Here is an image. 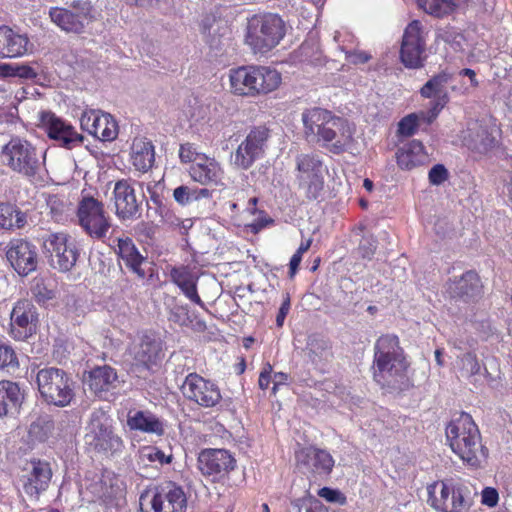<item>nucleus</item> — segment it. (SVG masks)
<instances>
[{
	"instance_id": "nucleus-1",
	"label": "nucleus",
	"mask_w": 512,
	"mask_h": 512,
	"mask_svg": "<svg viewBox=\"0 0 512 512\" xmlns=\"http://www.w3.org/2000/svg\"><path fill=\"white\" fill-rule=\"evenodd\" d=\"M302 122L305 139L315 142L331 154L341 155L355 142V124L328 109H306L302 113Z\"/></svg>"
},
{
	"instance_id": "nucleus-2",
	"label": "nucleus",
	"mask_w": 512,
	"mask_h": 512,
	"mask_svg": "<svg viewBox=\"0 0 512 512\" xmlns=\"http://www.w3.org/2000/svg\"><path fill=\"white\" fill-rule=\"evenodd\" d=\"M410 363L399 337L383 334L374 344L373 380L382 388L402 389L408 381Z\"/></svg>"
},
{
	"instance_id": "nucleus-3",
	"label": "nucleus",
	"mask_w": 512,
	"mask_h": 512,
	"mask_svg": "<svg viewBox=\"0 0 512 512\" xmlns=\"http://www.w3.org/2000/svg\"><path fill=\"white\" fill-rule=\"evenodd\" d=\"M446 438L452 452L468 467L480 468L489 456L478 425L466 412H461L448 423Z\"/></svg>"
},
{
	"instance_id": "nucleus-4",
	"label": "nucleus",
	"mask_w": 512,
	"mask_h": 512,
	"mask_svg": "<svg viewBox=\"0 0 512 512\" xmlns=\"http://www.w3.org/2000/svg\"><path fill=\"white\" fill-rule=\"evenodd\" d=\"M231 92L242 97H258L277 90L281 74L268 66L248 65L230 70Z\"/></svg>"
},
{
	"instance_id": "nucleus-5",
	"label": "nucleus",
	"mask_w": 512,
	"mask_h": 512,
	"mask_svg": "<svg viewBox=\"0 0 512 512\" xmlns=\"http://www.w3.org/2000/svg\"><path fill=\"white\" fill-rule=\"evenodd\" d=\"M286 34L283 19L273 13L255 14L248 19L245 42L254 53H267L275 48Z\"/></svg>"
},
{
	"instance_id": "nucleus-6",
	"label": "nucleus",
	"mask_w": 512,
	"mask_h": 512,
	"mask_svg": "<svg viewBox=\"0 0 512 512\" xmlns=\"http://www.w3.org/2000/svg\"><path fill=\"white\" fill-rule=\"evenodd\" d=\"M36 384L41 398L57 407L70 405L75 397V382L63 369L45 367L36 374Z\"/></svg>"
},
{
	"instance_id": "nucleus-7",
	"label": "nucleus",
	"mask_w": 512,
	"mask_h": 512,
	"mask_svg": "<svg viewBox=\"0 0 512 512\" xmlns=\"http://www.w3.org/2000/svg\"><path fill=\"white\" fill-rule=\"evenodd\" d=\"M427 490V502L437 512H469L473 505L470 489L451 480L435 481Z\"/></svg>"
},
{
	"instance_id": "nucleus-8",
	"label": "nucleus",
	"mask_w": 512,
	"mask_h": 512,
	"mask_svg": "<svg viewBox=\"0 0 512 512\" xmlns=\"http://www.w3.org/2000/svg\"><path fill=\"white\" fill-rule=\"evenodd\" d=\"M76 217L82 231L94 241H104L111 228L112 218L106 211L105 204L82 191L76 209Z\"/></svg>"
},
{
	"instance_id": "nucleus-9",
	"label": "nucleus",
	"mask_w": 512,
	"mask_h": 512,
	"mask_svg": "<svg viewBox=\"0 0 512 512\" xmlns=\"http://www.w3.org/2000/svg\"><path fill=\"white\" fill-rule=\"evenodd\" d=\"M0 154L3 165L27 178L35 177L42 164L37 148L18 136L12 137L2 147Z\"/></svg>"
},
{
	"instance_id": "nucleus-10",
	"label": "nucleus",
	"mask_w": 512,
	"mask_h": 512,
	"mask_svg": "<svg viewBox=\"0 0 512 512\" xmlns=\"http://www.w3.org/2000/svg\"><path fill=\"white\" fill-rule=\"evenodd\" d=\"M296 180L299 189L304 191L308 200H316L321 195L327 171L324 161L315 152L299 154L296 159Z\"/></svg>"
},
{
	"instance_id": "nucleus-11",
	"label": "nucleus",
	"mask_w": 512,
	"mask_h": 512,
	"mask_svg": "<svg viewBox=\"0 0 512 512\" xmlns=\"http://www.w3.org/2000/svg\"><path fill=\"white\" fill-rule=\"evenodd\" d=\"M236 466V458L228 449L203 448L197 455L196 467L199 473L213 484L227 480Z\"/></svg>"
},
{
	"instance_id": "nucleus-12",
	"label": "nucleus",
	"mask_w": 512,
	"mask_h": 512,
	"mask_svg": "<svg viewBox=\"0 0 512 512\" xmlns=\"http://www.w3.org/2000/svg\"><path fill=\"white\" fill-rule=\"evenodd\" d=\"M52 477V465L48 460L31 457L20 467L17 483L28 497L38 500L49 488Z\"/></svg>"
},
{
	"instance_id": "nucleus-13",
	"label": "nucleus",
	"mask_w": 512,
	"mask_h": 512,
	"mask_svg": "<svg viewBox=\"0 0 512 512\" xmlns=\"http://www.w3.org/2000/svg\"><path fill=\"white\" fill-rule=\"evenodd\" d=\"M89 429V444L96 452L112 456L124 448L123 440L114 433L112 419L104 411L91 414Z\"/></svg>"
},
{
	"instance_id": "nucleus-14",
	"label": "nucleus",
	"mask_w": 512,
	"mask_h": 512,
	"mask_svg": "<svg viewBox=\"0 0 512 512\" xmlns=\"http://www.w3.org/2000/svg\"><path fill=\"white\" fill-rule=\"evenodd\" d=\"M71 7L77 12L63 7H51L50 19L67 33L81 34L84 32L86 24L94 20L93 6L88 0H75L71 3Z\"/></svg>"
},
{
	"instance_id": "nucleus-15",
	"label": "nucleus",
	"mask_w": 512,
	"mask_h": 512,
	"mask_svg": "<svg viewBox=\"0 0 512 512\" xmlns=\"http://www.w3.org/2000/svg\"><path fill=\"white\" fill-rule=\"evenodd\" d=\"M150 505V512H186L188 497L180 484L164 481L155 486Z\"/></svg>"
},
{
	"instance_id": "nucleus-16",
	"label": "nucleus",
	"mask_w": 512,
	"mask_h": 512,
	"mask_svg": "<svg viewBox=\"0 0 512 512\" xmlns=\"http://www.w3.org/2000/svg\"><path fill=\"white\" fill-rule=\"evenodd\" d=\"M182 393L187 400L203 408L215 407L222 399L217 384L195 372L189 373L185 377Z\"/></svg>"
},
{
	"instance_id": "nucleus-17",
	"label": "nucleus",
	"mask_w": 512,
	"mask_h": 512,
	"mask_svg": "<svg viewBox=\"0 0 512 512\" xmlns=\"http://www.w3.org/2000/svg\"><path fill=\"white\" fill-rule=\"evenodd\" d=\"M426 40L419 20L411 21L404 30L400 48V59L407 68L423 66Z\"/></svg>"
},
{
	"instance_id": "nucleus-18",
	"label": "nucleus",
	"mask_w": 512,
	"mask_h": 512,
	"mask_svg": "<svg viewBox=\"0 0 512 512\" xmlns=\"http://www.w3.org/2000/svg\"><path fill=\"white\" fill-rule=\"evenodd\" d=\"M44 246L50 254L55 268L66 272L77 262L79 252L71 236L65 232H55L47 236Z\"/></svg>"
},
{
	"instance_id": "nucleus-19",
	"label": "nucleus",
	"mask_w": 512,
	"mask_h": 512,
	"mask_svg": "<svg viewBox=\"0 0 512 512\" xmlns=\"http://www.w3.org/2000/svg\"><path fill=\"white\" fill-rule=\"evenodd\" d=\"M269 138V129L257 126L250 130L246 138L237 147L234 154V164L242 170H248L260 159L265 151Z\"/></svg>"
},
{
	"instance_id": "nucleus-20",
	"label": "nucleus",
	"mask_w": 512,
	"mask_h": 512,
	"mask_svg": "<svg viewBox=\"0 0 512 512\" xmlns=\"http://www.w3.org/2000/svg\"><path fill=\"white\" fill-rule=\"evenodd\" d=\"M297 466L304 467L312 478H328L333 471L335 460L325 449L316 446L302 447L295 452Z\"/></svg>"
},
{
	"instance_id": "nucleus-21",
	"label": "nucleus",
	"mask_w": 512,
	"mask_h": 512,
	"mask_svg": "<svg viewBox=\"0 0 512 512\" xmlns=\"http://www.w3.org/2000/svg\"><path fill=\"white\" fill-rule=\"evenodd\" d=\"M37 314L34 305L26 299L15 303L10 315V335L24 341L35 333Z\"/></svg>"
},
{
	"instance_id": "nucleus-22",
	"label": "nucleus",
	"mask_w": 512,
	"mask_h": 512,
	"mask_svg": "<svg viewBox=\"0 0 512 512\" xmlns=\"http://www.w3.org/2000/svg\"><path fill=\"white\" fill-rule=\"evenodd\" d=\"M115 215L120 221L134 220L140 217L141 202L129 180H118L113 189Z\"/></svg>"
},
{
	"instance_id": "nucleus-23",
	"label": "nucleus",
	"mask_w": 512,
	"mask_h": 512,
	"mask_svg": "<svg viewBox=\"0 0 512 512\" xmlns=\"http://www.w3.org/2000/svg\"><path fill=\"white\" fill-rule=\"evenodd\" d=\"M81 128L102 141H113L118 136V124L108 113L86 110L80 118Z\"/></svg>"
},
{
	"instance_id": "nucleus-24",
	"label": "nucleus",
	"mask_w": 512,
	"mask_h": 512,
	"mask_svg": "<svg viewBox=\"0 0 512 512\" xmlns=\"http://www.w3.org/2000/svg\"><path fill=\"white\" fill-rule=\"evenodd\" d=\"M303 351L307 362L321 374L327 372L328 366L334 359L332 342L319 333L307 336Z\"/></svg>"
},
{
	"instance_id": "nucleus-25",
	"label": "nucleus",
	"mask_w": 512,
	"mask_h": 512,
	"mask_svg": "<svg viewBox=\"0 0 512 512\" xmlns=\"http://www.w3.org/2000/svg\"><path fill=\"white\" fill-rule=\"evenodd\" d=\"M6 256L11 266L21 276H27L37 268L38 256L36 247L27 240H12Z\"/></svg>"
},
{
	"instance_id": "nucleus-26",
	"label": "nucleus",
	"mask_w": 512,
	"mask_h": 512,
	"mask_svg": "<svg viewBox=\"0 0 512 512\" xmlns=\"http://www.w3.org/2000/svg\"><path fill=\"white\" fill-rule=\"evenodd\" d=\"M41 123L48 137L59 142L65 148L71 149L83 142V136L76 131L74 126L57 117L54 113H43Z\"/></svg>"
},
{
	"instance_id": "nucleus-27",
	"label": "nucleus",
	"mask_w": 512,
	"mask_h": 512,
	"mask_svg": "<svg viewBox=\"0 0 512 512\" xmlns=\"http://www.w3.org/2000/svg\"><path fill=\"white\" fill-rule=\"evenodd\" d=\"M446 291L451 298L468 302L482 296L483 284L475 270H468L460 277L450 279L446 284Z\"/></svg>"
},
{
	"instance_id": "nucleus-28",
	"label": "nucleus",
	"mask_w": 512,
	"mask_h": 512,
	"mask_svg": "<svg viewBox=\"0 0 512 512\" xmlns=\"http://www.w3.org/2000/svg\"><path fill=\"white\" fill-rule=\"evenodd\" d=\"M171 281L194 304L205 309V303L198 294L197 283L199 276L189 265L174 266L170 269Z\"/></svg>"
},
{
	"instance_id": "nucleus-29",
	"label": "nucleus",
	"mask_w": 512,
	"mask_h": 512,
	"mask_svg": "<svg viewBox=\"0 0 512 512\" xmlns=\"http://www.w3.org/2000/svg\"><path fill=\"white\" fill-rule=\"evenodd\" d=\"M119 384L116 369L109 365L96 366L88 375V387L100 399H107V395L114 391Z\"/></svg>"
},
{
	"instance_id": "nucleus-30",
	"label": "nucleus",
	"mask_w": 512,
	"mask_h": 512,
	"mask_svg": "<svg viewBox=\"0 0 512 512\" xmlns=\"http://www.w3.org/2000/svg\"><path fill=\"white\" fill-rule=\"evenodd\" d=\"M224 171L219 162L206 154L201 155L198 161L189 167L190 177L197 183L207 185H219L222 183Z\"/></svg>"
},
{
	"instance_id": "nucleus-31",
	"label": "nucleus",
	"mask_w": 512,
	"mask_h": 512,
	"mask_svg": "<svg viewBox=\"0 0 512 512\" xmlns=\"http://www.w3.org/2000/svg\"><path fill=\"white\" fill-rule=\"evenodd\" d=\"M29 38L7 25L0 26V59L17 58L28 51Z\"/></svg>"
},
{
	"instance_id": "nucleus-32",
	"label": "nucleus",
	"mask_w": 512,
	"mask_h": 512,
	"mask_svg": "<svg viewBox=\"0 0 512 512\" xmlns=\"http://www.w3.org/2000/svg\"><path fill=\"white\" fill-rule=\"evenodd\" d=\"M396 163L401 170L410 171L428 163V154L423 143L413 139L396 151Z\"/></svg>"
},
{
	"instance_id": "nucleus-33",
	"label": "nucleus",
	"mask_w": 512,
	"mask_h": 512,
	"mask_svg": "<svg viewBox=\"0 0 512 512\" xmlns=\"http://www.w3.org/2000/svg\"><path fill=\"white\" fill-rule=\"evenodd\" d=\"M115 253L132 273L136 274L141 279L146 277L145 271L141 268L146 258L141 255L130 237L117 238Z\"/></svg>"
},
{
	"instance_id": "nucleus-34",
	"label": "nucleus",
	"mask_w": 512,
	"mask_h": 512,
	"mask_svg": "<svg viewBox=\"0 0 512 512\" xmlns=\"http://www.w3.org/2000/svg\"><path fill=\"white\" fill-rule=\"evenodd\" d=\"M130 162L139 172L146 173L155 162V147L153 143L144 137L134 138L131 151Z\"/></svg>"
},
{
	"instance_id": "nucleus-35",
	"label": "nucleus",
	"mask_w": 512,
	"mask_h": 512,
	"mask_svg": "<svg viewBox=\"0 0 512 512\" xmlns=\"http://www.w3.org/2000/svg\"><path fill=\"white\" fill-rule=\"evenodd\" d=\"M127 425L131 430L155 434L157 436H163L165 433L163 420L150 411L139 410L134 414L129 413Z\"/></svg>"
},
{
	"instance_id": "nucleus-36",
	"label": "nucleus",
	"mask_w": 512,
	"mask_h": 512,
	"mask_svg": "<svg viewBox=\"0 0 512 512\" xmlns=\"http://www.w3.org/2000/svg\"><path fill=\"white\" fill-rule=\"evenodd\" d=\"M23 399L24 395L17 383L0 381V416L18 413Z\"/></svg>"
},
{
	"instance_id": "nucleus-37",
	"label": "nucleus",
	"mask_w": 512,
	"mask_h": 512,
	"mask_svg": "<svg viewBox=\"0 0 512 512\" xmlns=\"http://www.w3.org/2000/svg\"><path fill=\"white\" fill-rule=\"evenodd\" d=\"M132 353L135 365L149 370L156 364L159 347L149 336H144L139 344L134 346Z\"/></svg>"
},
{
	"instance_id": "nucleus-38",
	"label": "nucleus",
	"mask_w": 512,
	"mask_h": 512,
	"mask_svg": "<svg viewBox=\"0 0 512 512\" xmlns=\"http://www.w3.org/2000/svg\"><path fill=\"white\" fill-rule=\"evenodd\" d=\"M27 224V214L11 203H0V229L14 231Z\"/></svg>"
},
{
	"instance_id": "nucleus-39",
	"label": "nucleus",
	"mask_w": 512,
	"mask_h": 512,
	"mask_svg": "<svg viewBox=\"0 0 512 512\" xmlns=\"http://www.w3.org/2000/svg\"><path fill=\"white\" fill-rule=\"evenodd\" d=\"M469 0H417L420 9L425 13L442 19L453 14L457 8Z\"/></svg>"
},
{
	"instance_id": "nucleus-40",
	"label": "nucleus",
	"mask_w": 512,
	"mask_h": 512,
	"mask_svg": "<svg viewBox=\"0 0 512 512\" xmlns=\"http://www.w3.org/2000/svg\"><path fill=\"white\" fill-rule=\"evenodd\" d=\"M150 200L152 203V207H150V210H153V213L155 216L159 217V223L162 226L176 229L180 228L182 225V220L180 217H178L174 211V209L171 207V205H168L162 201L159 195L153 193L150 196Z\"/></svg>"
},
{
	"instance_id": "nucleus-41",
	"label": "nucleus",
	"mask_w": 512,
	"mask_h": 512,
	"mask_svg": "<svg viewBox=\"0 0 512 512\" xmlns=\"http://www.w3.org/2000/svg\"><path fill=\"white\" fill-rule=\"evenodd\" d=\"M31 294L38 304H45L56 298V285L50 279L35 277L30 287Z\"/></svg>"
},
{
	"instance_id": "nucleus-42",
	"label": "nucleus",
	"mask_w": 512,
	"mask_h": 512,
	"mask_svg": "<svg viewBox=\"0 0 512 512\" xmlns=\"http://www.w3.org/2000/svg\"><path fill=\"white\" fill-rule=\"evenodd\" d=\"M451 75L442 71L431 77L420 89V95L423 98L440 97L443 93H447L444 86L450 81Z\"/></svg>"
},
{
	"instance_id": "nucleus-43",
	"label": "nucleus",
	"mask_w": 512,
	"mask_h": 512,
	"mask_svg": "<svg viewBox=\"0 0 512 512\" xmlns=\"http://www.w3.org/2000/svg\"><path fill=\"white\" fill-rule=\"evenodd\" d=\"M0 76H11L26 80H33L38 76V73L32 66L27 64H0Z\"/></svg>"
},
{
	"instance_id": "nucleus-44",
	"label": "nucleus",
	"mask_w": 512,
	"mask_h": 512,
	"mask_svg": "<svg viewBox=\"0 0 512 512\" xmlns=\"http://www.w3.org/2000/svg\"><path fill=\"white\" fill-rule=\"evenodd\" d=\"M459 369L462 376L470 378L478 375L481 370L480 362L474 352H466L458 358Z\"/></svg>"
},
{
	"instance_id": "nucleus-45",
	"label": "nucleus",
	"mask_w": 512,
	"mask_h": 512,
	"mask_svg": "<svg viewBox=\"0 0 512 512\" xmlns=\"http://www.w3.org/2000/svg\"><path fill=\"white\" fill-rule=\"evenodd\" d=\"M47 206L50 210L51 218L57 223H63L67 220V205L57 195H52L47 200Z\"/></svg>"
},
{
	"instance_id": "nucleus-46",
	"label": "nucleus",
	"mask_w": 512,
	"mask_h": 512,
	"mask_svg": "<svg viewBox=\"0 0 512 512\" xmlns=\"http://www.w3.org/2000/svg\"><path fill=\"white\" fill-rule=\"evenodd\" d=\"M419 127V115L410 113L404 116L398 123L397 134L401 137L413 136Z\"/></svg>"
},
{
	"instance_id": "nucleus-47",
	"label": "nucleus",
	"mask_w": 512,
	"mask_h": 512,
	"mask_svg": "<svg viewBox=\"0 0 512 512\" xmlns=\"http://www.w3.org/2000/svg\"><path fill=\"white\" fill-rule=\"evenodd\" d=\"M17 366L18 358L14 349L0 340V369Z\"/></svg>"
},
{
	"instance_id": "nucleus-48",
	"label": "nucleus",
	"mask_w": 512,
	"mask_h": 512,
	"mask_svg": "<svg viewBox=\"0 0 512 512\" xmlns=\"http://www.w3.org/2000/svg\"><path fill=\"white\" fill-rule=\"evenodd\" d=\"M274 220L267 214L266 211L262 210L255 215V219L246 225L248 231L253 234H257L269 225H272Z\"/></svg>"
},
{
	"instance_id": "nucleus-49",
	"label": "nucleus",
	"mask_w": 512,
	"mask_h": 512,
	"mask_svg": "<svg viewBox=\"0 0 512 512\" xmlns=\"http://www.w3.org/2000/svg\"><path fill=\"white\" fill-rule=\"evenodd\" d=\"M204 155L203 153H199L192 143H184L180 145L179 148V158L182 163H196L198 158Z\"/></svg>"
},
{
	"instance_id": "nucleus-50",
	"label": "nucleus",
	"mask_w": 512,
	"mask_h": 512,
	"mask_svg": "<svg viewBox=\"0 0 512 512\" xmlns=\"http://www.w3.org/2000/svg\"><path fill=\"white\" fill-rule=\"evenodd\" d=\"M318 496L325 499L330 503H339L344 505L346 503V496L337 489H332L330 487H323L318 490Z\"/></svg>"
},
{
	"instance_id": "nucleus-51",
	"label": "nucleus",
	"mask_w": 512,
	"mask_h": 512,
	"mask_svg": "<svg viewBox=\"0 0 512 512\" xmlns=\"http://www.w3.org/2000/svg\"><path fill=\"white\" fill-rule=\"evenodd\" d=\"M193 188L186 185L178 186L173 191L174 200L181 206H186L193 202Z\"/></svg>"
},
{
	"instance_id": "nucleus-52",
	"label": "nucleus",
	"mask_w": 512,
	"mask_h": 512,
	"mask_svg": "<svg viewBox=\"0 0 512 512\" xmlns=\"http://www.w3.org/2000/svg\"><path fill=\"white\" fill-rule=\"evenodd\" d=\"M449 173L443 164L434 165L428 174L429 182L432 185H440L448 179Z\"/></svg>"
},
{
	"instance_id": "nucleus-53",
	"label": "nucleus",
	"mask_w": 512,
	"mask_h": 512,
	"mask_svg": "<svg viewBox=\"0 0 512 512\" xmlns=\"http://www.w3.org/2000/svg\"><path fill=\"white\" fill-rule=\"evenodd\" d=\"M144 455L150 462H158L161 465L170 464L172 462V456H166L165 453L157 447H147Z\"/></svg>"
},
{
	"instance_id": "nucleus-54",
	"label": "nucleus",
	"mask_w": 512,
	"mask_h": 512,
	"mask_svg": "<svg viewBox=\"0 0 512 512\" xmlns=\"http://www.w3.org/2000/svg\"><path fill=\"white\" fill-rule=\"evenodd\" d=\"M499 493L494 487H485L481 492V503L487 507L493 508L498 504Z\"/></svg>"
},
{
	"instance_id": "nucleus-55",
	"label": "nucleus",
	"mask_w": 512,
	"mask_h": 512,
	"mask_svg": "<svg viewBox=\"0 0 512 512\" xmlns=\"http://www.w3.org/2000/svg\"><path fill=\"white\" fill-rule=\"evenodd\" d=\"M273 366L266 362L263 364L259 374L258 385L262 390H267L272 380Z\"/></svg>"
},
{
	"instance_id": "nucleus-56",
	"label": "nucleus",
	"mask_w": 512,
	"mask_h": 512,
	"mask_svg": "<svg viewBox=\"0 0 512 512\" xmlns=\"http://www.w3.org/2000/svg\"><path fill=\"white\" fill-rule=\"evenodd\" d=\"M448 102V93H443L440 97H437L436 99L432 100L430 102V108L428 109V112L430 113L431 117L437 118Z\"/></svg>"
},
{
	"instance_id": "nucleus-57",
	"label": "nucleus",
	"mask_w": 512,
	"mask_h": 512,
	"mask_svg": "<svg viewBox=\"0 0 512 512\" xmlns=\"http://www.w3.org/2000/svg\"><path fill=\"white\" fill-rule=\"evenodd\" d=\"M448 102V93H443L440 97H437L436 99L432 100L430 102V108L428 109V112L430 113L431 117L437 118Z\"/></svg>"
},
{
	"instance_id": "nucleus-58",
	"label": "nucleus",
	"mask_w": 512,
	"mask_h": 512,
	"mask_svg": "<svg viewBox=\"0 0 512 512\" xmlns=\"http://www.w3.org/2000/svg\"><path fill=\"white\" fill-rule=\"evenodd\" d=\"M188 310L184 306H178L170 311L169 320L181 326L186 325Z\"/></svg>"
},
{
	"instance_id": "nucleus-59",
	"label": "nucleus",
	"mask_w": 512,
	"mask_h": 512,
	"mask_svg": "<svg viewBox=\"0 0 512 512\" xmlns=\"http://www.w3.org/2000/svg\"><path fill=\"white\" fill-rule=\"evenodd\" d=\"M376 252V245L369 240L364 239L360 242L358 247V253L363 259H371Z\"/></svg>"
},
{
	"instance_id": "nucleus-60",
	"label": "nucleus",
	"mask_w": 512,
	"mask_h": 512,
	"mask_svg": "<svg viewBox=\"0 0 512 512\" xmlns=\"http://www.w3.org/2000/svg\"><path fill=\"white\" fill-rule=\"evenodd\" d=\"M371 55L364 51H351L346 53V60L354 65L367 63Z\"/></svg>"
},
{
	"instance_id": "nucleus-61",
	"label": "nucleus",
	"mask_w": 512,
	"mask_h": 512,
	"mask_svg": "<svg viewBox=\"0 0 512 512\" xmlns=\"http://www.w3.org/2000/svg\"><path fill=\"white\" fill-rule=\"evenodd\" d=\"M290 309V298L287 295L286 299L282 302L277 317H276V324L278 327H282L284 320L289 312Z\"/></svg>"
},
{
	"instance_id": "nucleus-62",
	"label": "nucleus",
	"mask_w": 512,
	"mask_h": 512,
	"mask_svg": "<svg viewBox=\"0 0 512 512\" xmlns=\"http://www.w3.org/2000/svg\"><path fill=\"white\" fill-rule=\"evenodd\" d=\"M288 374L285 372H276L273 376L272 393L275 395L278 391L279 386L287 384Z\"/></svg>"
},
{
	"instance_id": "nucleus-63",
	"label": "nucleus",
	"mask_w": 512,
	"mask_h": 512,
	"mask_svg": "<svg viewBox=\"0 0 512 512\" xmlns=\"http://www.w3.org/2000/svg\"><path fill=\"white\" fill-rule=\"evenodd\" d=\"M302 258H303V256L297 252H295L292 255L290 262H289V277L291 279H293L294 276L296 275V273L299 269V266L301 264Z\"/></svg>"
},
{
	"instance_id": "nucleus-64",
	"label": "nucleus",
	"mask_w": 512,
	"mask_h": 512,
	"mask_svg": "<svg viewBox=\"0 0 512 512\" xmlns=\"http://www.w3.org/2000/svg\"><path fill=\"white\" fill-rule=\"evenodd\" d=\"M259 203V198L256 196H253L249 198L247 206H246V212L252 216H255L258 214V212L262 211V209H258L257 205Z\"/></svg>"
}]
</instances>
